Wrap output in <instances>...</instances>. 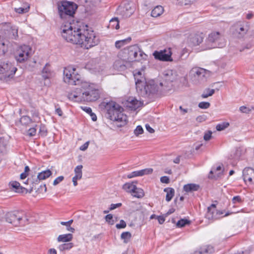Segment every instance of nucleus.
Masks as SVG:
<instances>
[{
  "mask_svg": "<svg viewBox=\"0 0 254 254\" xmlns=\"http://www.w3.org/2000/svg\"><path fill=\"white\" fill-rule=\"evenodd\" d=\"M254 108L252 107V109H250L249 108L245 106H241L239 108L240 111L243 113H249L251 111L252 109H253Z\"/></svg>",
  "mask_w": 254,
  "mask_h": 254,
  "instance_id": "46",
  "label": "nucleus"
},
{
  "mask_svg": "<svg viewBox=\"0 0 254 254\" xmlns=\"http://www.w3.org/2000/svg\"><path fill=\"white\" fill-rule=\"evenodd\" d=\"M215 93V90L213 89L206 88L201 96L202 98H206L209 96H212Z\"/></svg>",
  "mask_w": 254,
  "mask_h": 254,
  "instance_id": "36",
  "label": "nucleus"
},
{
  "mask_svg": "<svg viewBox=\"0 0 254 254\" xmlns=\"http://www.w3.org/2000/svg\"><path fill=\"white\" fill-rule=\"evenodd\" d=\"M1 31L6 37L12 39H16L18 37V28L12 26L10 23H5L2 26Z\"/></svg>",
  "mask_w": 254,
  "mask_h": 254,
  "instance_id": "13",
  "label": "nucleus"
},
{
  "mask_svg": "<svg viewBox=\"0 0 254 254\" xmlns=\"http://www.w3.org/2000/svg\"><path fill=\"white\" fill-rule=\"evenodd\" d=\"M131 40V37H129L127 38V39H125L117 41L115 42V47L116 48L119 49L123 47V46H125L126 45L129 43Z\"/></svg>",
  "mask_w": 254,
  "mask_h": 254,
  "instance_id": "28",
  "label": "nucleus"
},
{
  "mask_svg": "<svg viewBox=\"0 0 254 254\" xmlns=\"http://www.w3.org/2000/svg\"><path fill=\"white\" fill-rule=\"evenodd\" d=\"M163 90L167 93L173 87L172 82L176 79V74L172 70H168L164 72Z\"/></svg>",
  "mask_w": 254,
  "mask_h": 254,
  "instance_id": "11",
  "label": "nucleus"
},
{
  "mask_svg": "<svg viewBox=\"0 0 254 254\" xmlns=\"http://www.w3.org/2000/svg\"><path fill=\"white\" fill-rule=\"evenodd\" d=\"M229 126V124L228 123H223L218 124L216 127V128L218 131H221L228 127Z\"/></svg>",
  "mask_w": 254,
  "mask_h": 254,
  "instance_id": "42",
  "label": "nucleus"
},
{
  "mask_svg": "<svg viewBox=\"0 0 254 254\" xmlns=\"http://www.w3.org/2000/svg\"><path fill=\"white\" fill-rule=\"evenodd\" d=\"M164 11L163 7L161 5H158L154 7L151 11V16L154 17H157L160 16Z\"/></svg>",
  "mask_w": 254,
  "mask_h": 254,
  "instance_id": "27",
  "label": "nucleus"
},
{
  "mask_svg": "<svg viewBox=\"0 0 254 254\" xmlns=\"http://www.w3.org/2000/svg\"><path fill=\"white\" fill-rule=\"evenodd\" d=\"M42 76L44 79H49L52 76V71L50 68V65L46 64L42 70Z\"/></svg>",
  "mask_w": 254,
  "mask_h": 254,
  "instance_id": "25",
  "label": "nucleus"
},
{
  "mask_svg": "<svg viewBox=\"0 0 254 254\" xmlns=\"http://www.w3.org/2000/svg\"><path fill=\"white\" fill-rule=\"evenodd\" d=\"M32 49L28 45H23L17 50L15 58L19 63H23L27 60L31 55Z\"/></svg>",
  "mask_w": 254,
  "mask_h": 254,
  "instance_id": "9",
  "label": "nucleus"
},
{
  "mask_svg": "<svg viewBox=\"0 0 254 254\" xmlns=\"http://www.w3.org/2000/svg\"><path fill=\"white\" fill-rule=\"evenodd\" d=\"M160 181L162 183L168 184L169 183L170 180L168 177L163 176L160 178Z\"/></svg>",
  "mask_w": 254,
  "mask_h": 254,
  "instance_id": "55",
  "label": "nucleus"
},
{
  "mask_svg": "<svg viewBox=\"0 0 254 254\" xmlns=\"http://www.w3.org/2000/svg\"><path fill=\"white\" fill-rule=\"evenodd\" d=\"M64 179V177L62 176H59L58 178H57L53 182V185L54 186H56L58 184H59L60 183L62 182Z\"/></svg>",
  "mask_w": 254,
  "mask_h": 254,
  "instance_id": "52",
  "label": "nucleus"
},
{
  "mask_svg": "<svg viewBox=\"0 0 254 254\" xmlns=\"http://www.w3.org/2000/svg\"><path fill=\"white\" fill-rule=\"evenodd\" d=\"M23 216L22 213L19 211H11L7 212L5 214V219L8 223L13 226H17L22 223Z\"/></svg>",
  "mask_w": 254,
  "mask_h": 254,
  "instance_id": "12",
  "label": "nucleus"
},
{
  "mask_svg": "<svg viewBox=\"0 0 254 254\" xmlns=\"http://www.w3.org/2000/svg\"><path fill=\"white\" fill-rule=\"evenodd\" d=\"M214 252V248L210 245L203 246L194 252V254H213Z\"/></svg>",
  "mask_w": 254,
  "mask_h": 254,
  "instance_id": "22",
  "label": "nucleus"
},
{
  "mask_svg": "<svg viewBox=\"0 0 254 254\" xmlns=\"http://www.w3.org/2000/svg\"><path fill=\"white\" fill-rule=\"evenodd\" d=\"M10 184L12 188L15 189V191L16 192H20V190H19L20 189V190L25 189L24 188L20 187V183L17 182H16V181L12 182H11L10 183Z\"/></svg>",
  "mask_w": 254,
  "mask_h": 254,
  "instance_id": "40",
  "label": "nucleus"
},
{
  "mask_svg": "<svg viewBox=\"0 0 254 254\" xmlns=\"http://www.w3.org/2000/svg\"><path fill=\"white\" fill-rule=\"evenodd\" d=\"M52 174V172L50 170L43 171L39 173L37 178L35 182H32V188L35 187V185L38 184L41 180H44L49 178Z\"/></svg>",
  "mask_w": 254,
  "mask_h": 254,
  "instance_id": "19",
  "label": "nucleus"
},
{
  "mask_svg": "<svg viewBox=\"0 0 254 254\" xmlns=\"http://www.w3.org/2000/svg\"><path fill=\"white\" fill-rule=\"evenodd\" d=\"M82 165H80L77 166L74 169V173L75 174V176H76V177H77L78 178H82Z\"/></svg>",
  "mask_w": 254,
  "mask_h": 254,
  "instance_id": "39",
  "label": "nucleus"
},
{
  "mask_svg": "<svg viewBox=\"0 0 254 254\" xmlns=\"http://www.w3.org/2000/svg\"><path fill=\"white\" fill-rule=\"evenodd\" d=\"M90 115L93 121H96L97 120L96 115L94 113L92 112V113L90 114Z\"/></svg>",
  "mask_w": 254,
  "mask_h": 254,
  "instance_id": "64",
  "label": "nucleus"
},
{
  "mask_svg": "<svg viewBox=\"0 0 254 254\" xmlns=\"http://www.w3.org/2000/svg\"><path fill=\"white\" fill-rule=\"evenodd\" d=\"M39 134L42 136H46L47 135V130L46 126L43 124H41L39 128Z\"/></svg>",
  "mask_w": 254,
  "mask_h": 254,
  "instance_id": "41",
  "label": "nucleus"
},
{
  "mask_svg": "<svg viewBox=\"0 0 254 254\" xmlns=\"http://www.w3.org/2000/svg\"><path fill=\"white\" fill-rule=\"evenodd\" d=\"M164 191L166 192V200L170 201L175 194V190L172 188H166L164 189Z\"/></svg>",
  "mask_w": 254,
  "mask_h": 254,
  "instance_id": "29",
  "label": "nucleus"
},
{
  "mask_svg": "<svg viewBox=\"0 0 254 254\" xmlns=\"http://www.w3.org/2000/svg\"><path fill=\"white\" fill-rule=\"evenodd\" d=\"M142 102L137 100L135 98L130 97L127 100V107L130 109L131 110H135L140 107Z\"/></svg>",
  "mask_w": 254,
  "mask_h": 254,
  "instance_id": "16",
  "label": "nucleus"
},
{
  "mask_svg": "<svg viewBox=\"0 0 254 254\" xmlns=\"http://www.w3.org/2000/svg\"><path fill=\"white\" fill-rule=\"evenodd\" d=\"M203 37L202 33L195 34L191 35L190 38V41L193 46L199 45L203 41Z\"/></svg>",
  "mask_w": 254,
  "mask_h": 254,
  "instance_id": "23",
  "label": "nucleus"
},
{
  "mask_svg": "<svg viewBox=\"0 0 254 254\" xmlns=\"http://www.w3.org/2000/svg\"><path fill=\"white\" fill-rule=\"evenodd\" d=\"M243 202V200L241 197L239 195L234 196L232 198V202L234 204H236L237 203H242Z\"/></svg>",
  "mask_w": 254,
  "mask_h": 254,
  "instance_id": "50",
  "label": "nucleus"
},
{
  "mask_svg": "<svg viewBox=\"0 0 254 254\" xmlns=\"http://www.w3.org/2000/svg\"><path fill=\"white\" fill-rule=\"evenodd\" d=\"M244 181L245 182L252 183L254 179V170L251 168H246L243 171Z\"/></svg>",
  "mask_w": 254,
  "mask_h": 254,
  "instance_id": "17",
  "label": "nucleus"
},
{
  "mask_svg": "<svg viewBox=\"0 0 254 254\" xmlns=\"http://www.w3.org/2000/svg\"><path fill=\"white\" fill-rule=\"evenodd\" d=\"M146 130L150 133H153L154 132V130L149 125H146L145 126Z\"/></svg>",
  "mask_w": 254,
  "mask_h": 254,
  "instance_id": "61",
  "label": "nucleus"
},
{
  "mask_svg": "<svg viewBox=\"0 0 254 254\" xmlns=\"http://www.w3.org/2000/svg\"><path fill=\"white\" fill-rule=\"evenodd\" d=\"M189 223V221L187 219H181L179 220L177 223V226L179 228H181L186 226Z\"/></svg>",
  "mask_w": 254,
  "mask_h": 254,
  "instance_id": "43",
  "label": "nucleus"
},
{
  "mask_svg": "<svg viewBox=\"0 0 254 254\" xmlns=\"http://www.w3.org/2000/svg\"><path fill=\"white\" fill-rule=\"evenodd\" d=\"M244 153V151L242 148H237L233 155H231V158L234 159L235 160H238L240 158Z\"/></svg>",
  "mask_w": 254,
  "mask_h": 254,
  "instance_id": "31",
  "label": "nucleus"
},
{
  "mask_svg": "<svg viewBox=\"0 0 254 254\" xmlns=\"http://www.w3.org/2000/svg\"><path fill=\"white\" fill-rule=\"evenodd\" d=\"M212 131L210 130H208L207 132H205L203 138L205 141L209 140L212 137Z\"/></svg>",
  "mask_w": 254,
  "mask_h": 254,
  "instance_id": "49",
  "label": "nucleus"
},
{
  "mask_svg": "<svg viewBox=\"0 0 254 254\" xmlns=\"http://www.w3.org/2000/svg\"><path fill=\"white\" fill-rule=\"evenodd\" d=\"M62 35L67 42L81 45L86 49L97 45L100 41L96 33L87 25L73 29L70 23L63 28Z\"/></svg>",
  "mask_w": 254,
  "mask_h": 254,
  "instance_id": "2",
  "label": "nucleus"
},
{
  "mask_svg": "<svg viewBox=\"0 0 254 254\" xmlns=\"http://www.w3.org/2000/svg\"><path fill=\"white\" fill-rule=\"evenodd\" d=\"M20 122L22 125L27 126L32 122V120L27 116H23L20 118Z\"/></svg>",
  "mask_w": 254,
  "mask_h": 254,
  "instance_id": "38",
  "label": "nucleus"
},
{
  "mask_svg": "<svg viewBox=\"0 0 254 254\" xmlns=\"http://www.w3.org/2000/svg\"><path fill=\"white\" fill-rule=\"evenodd\" d=\"M109 26L111 28L118 29L120 28L118 19L117 18H113L110 20Z\"/></svg>",
  "mask_w": 254,
  "mask_h": 254,
  "instance_id": "35",
  "label": "nucleus"
},
{
  "mask_svg": "<svg viewBox=\"0 0 254 254\" xmlns=\"http://www.w3.org/2000/svg\"><path fill=\"white\" fill-rule=\"evenodd\" d=\"M102 106H104L107 110V118L117 122L118 127H121L127 124V117L123 113V108L117 103L114 101L103 102Z\"/></svg>",
  "mask_w": 254,
  "mask_h": 254,
  "instance_id": "4",
  "label": "nucleus"
},
{
  "mask_svg": "<svg viewBox=\"0 0 254 254\" xmlns=\"http://www.w3.org/2000/svg\"><path fill=\"white\" fill-rule=\"evenodd\" d=\"M153 169L151 168H146L141 170L133 171L127 175L128 178H132L138 176H142L145 175L151 174Z\"/></svg>",
  "mask_w": 254,
  "mask_h": 254,
  "instance_id": "20",
  "label": "nucleus"
},
{
  "mask_svg": "<svg viewBox=\"0 0 254 254\" xmlns=\"http://www.w3.org/2000/svg\"><path fill=\"white\" fill-rule=\"evenodd\" d=\"M75 68L71 66L65 67L64 70V80L65 83L81 86L69 93L68 99L76 102H93L98 100L100 97V91L89 83L83 81L80 75L75 73Z\"/></svg>",
  "mask_w": 254,
  "mask_h": 254,
  "instance_id": "1",
  "label": "nucleus"
},
{
  "mask_svg": "<svg viewBox=\"0 0 254 254\" xmlns=\"http://www.w3.org/2000/svg\"><path fill=\"white\" fill-rule=\"evenodd\" d=\"M29 8H30L29 6H28L26 8H23V7L15 8V12H16L17 13H24L28 12Z\"/></svg>",
  "mask_w": 254,
  "mask_h": 254,
  "instance_id": "44",
  "label": "nucleus"
},
{
  "mask_svg": "<svg viewBox=\"0 0 254 254\" xmlns=\"http://www.w3.org/2000/svg\"><path fill=\"white\" fill-rule=\"evenodd\" d=\"M48 254H57V251L55 249H50L48 251Z\"/></svg>",
  "mask_w": 254,
  "mask_h": 254,
  "instance_id": "63",
  "label": "nucleus"
},
{
  "mask_svg": "<svg viewBox=\"0 0 254 254\" xmlns=\"http://www.w3.org/2000/svg\"><path fill=\"white\" fill-rule=\"evenodd\" d=\"M122 203H116V204H111V205H110V210H114L117 208H118V207H120L122 206Z\"/></svg>",
  "mask_w": 254,
  "mask_h": 254,
  "instance_id": "54",
  "label": "nucleus"
},
{
  "mask_svg": "<svg viewBox=\"0 0 254 254\" xmlns=\"http://www.w3.org/2000/svg\"><path fill=\"white\" fill-rule=\"evenodd\" d=\"M89 143V141H87L85 143H84L82 145H81L80 147V148H79L80 150H82V151L86 150L88 147Z\"/></svg>",
  "mask_w": 254,
  "mask_h": 254,
  "instance_id": "56",
  "label": "nucleus"
},
{
  "mask_svg": "<svg viewBox=\"0 0 254 254\" xmlns=\"http://www.w3.org/2000/svg\"><path fill=\"white\" fill-rule=\"evenodd\" d=\"M131 238V234L129 232H123L121 235V238L126 244L129 242Z\"/></svg>",
  "mask_w": 254,
  "mask_h": 254,
  "instance_id": "34",
  "label": "nucleus"
},
{
  "mask_svg": "<svg viewBox=\"0 0 254 254\" xmlns=\"http://www.w3.org/2000/svg\"><path fill=\"white\" fill-rule=\"evenodd\" d=\"M56 113L59 116L63 115V111L60 108H57L56 109Z\"/></svg>",
  "mask_w": 254,
  "mask_h": 254,
  "instance_id": "62",
  "label": "nucleus"
},
{
  "mask_svg": "<svg viewBox=\"0 0 254 254\" xmlns=\"http://www.w3.org/2000/svg\"><path fill=\"white\" fill-rule=\"evenodd\" d=\"M73 247V244L72 243H64L60 245L58 249L60 251H64L65 250H69Z\"/></svg>",
  "mask_w": 254,
  "mask_h": 254,
  "instance_id": "37",
  "label": "nucleus"
},
{
  "mask_svg": "<svg viewBox=\"0 0 254 254\" xmlns=\"http://www.w3.org/2000/svg\"><path fill=\"white\" fill-rule=\"evenodd\" d=\"M132 195L137 198H142L144 195V191L140 188H137L135 187V189L131 193Z\"/></svg>",
  "mask_w": 254,
  "mask_h": 254,
  "instance_id": "32",
  "label": "nucleus"
},
{
  "mask_svg": "<svg viewBox=\"0 0 254 254\" xmlns=\"http://www.w3.org/2000/svg\"><path fill=\"white\" fill-rule=\"evenodd\" d=\"M105 219L106 222L109 224L113 225L114 224V221L112 220L113 215L111 214H107L105 216Z\"/></svg>",
  "mask_w": 254,
  "mask_h": 254,
  "instance_id": "48",
  "label": "nucleus"
},
{
  "mask_svg": "<svg viewBox=\"0 0 254 254\" xmlns=\"http://www.w3.org/2000/svg\"><path fill=\"white\" fill-rule=\"evenodd\" d=\"M80 179L81 178H78L77 177H76V176H75V175L72 178V182H73L74 186H76L77 185V181L78 180H80Z\"/></svg>",
  "mask_w": 254,
  "mask_h": 254,
  "instance_id": "60",
  "label": "nucleus"
},
{
  "mask_svg": "<svg viewBox=\"0 0 254 254\" xmlns=\"http://www.w3.org/2000/svg\"><path fill=\"white\" fill-rule=\"evenodd\" d=\"M143 129L141 126H138L134 130V133L136 135H138L143 133Z\"/></svg>",
  "mask_w": 254,
  "mask_h": 254,
  "instance_id": "47",
  "label": "nucleus"
},
{
  "mask_svg": "<svg viewBox=\"0 0 254 254\" xmlns=\"http://www.w3.org/2000/svg\"><path fill=\"white\" fill-rule=\"evenodd\" d=\"M17 68L12 64L7 61L0 62V74H4L8 78H11L15 74Z\"/></svg>",
  "mask_w": 254,
  "mask_h": 254,
  "instance_id": "10",
  "label": "nucleus"
},
{
  "mask_svg": "<svg viewBox=\"0 0 254 254\" xmlns=\"http://www.w3.org/2000/svg\"><path fill=\"white\" fill-rule=\"evenodd\" d=\"M136 89L138 94L143 97L152 98L155 96L165 95L167 93L163 90V83L159 85L154 80L146 81L141 71H137L133 74Z\"/></svg>",
  "mask_w": 254,
  "mask_h": 254,
  "instance_id": "3",
  "label": "nucleus"
},
{
  "mask_svg": "<svg viewBox=\"0 0 254 254\" xmlns=\"http://www.w3.org/2000/svg\"><path fill=\"white\" fill-rule=\"evenodd\" d=\"M224 213L223 211H218L216 209V205L212 204L210 206L207 208V212L205 214L206 219L211 222H213L216 220H218L223 217L221 215ZM232 212H228L225 214L223 217L227 216L231 214Z\"/></svg>",
  "mask_w": 254,
  "mask_h": 254,
  "instance_id": "8",
  "label": "nucleus"
},
{
  "mask_svg": "<svg viewBox=\"0 0 254 254\" xmlns=\"http://www.w3.org/2000/svg\"><path fill=\"white\" fill-rule=\"evenodd\" d=\"M249 27L247 25H240L236 26L234 34L238 38H243L247 33Z\"/></svg>",
  "mask_w": 254,
  "mask_h": 254,
  "instance_id": "18",
  "label": "nucleus"
},
{
  "mask_svg": "<svg viewBox=\"0 0 254 254\" xmlns=\"http://www.w3.org/2000/svg\"><path fill=\"white\" fill-rule=\"evenodd\" d=\"M157 218L158 219L159 223L160 224H163L165 220L164 217L162 216H158L157 217Z\"/></svg>",
  "mask_w": 254,
  "mask_h": 254,
  "instance_id": "58",
  "label": "nucleus"
},
{
  "mask_svg": "<svg viewBox=\"0 0 254 254\" xmlns=\"http://www.w3.org/2000/svg\"><path fill=\"white\" fill-rule=\"evenodd\" d=\"M36 129L35 127H32L29 129L28 134L30 136H33L36 134Z\"/></svg>",
  "mask_w": 254,
  "mask_h": 254,
  "instance_id": "53",
  "label": "nucleus"
},
{
  "mask_svg": "<svg viewBox=\"0 0 254 254\" xmlns=\"http://www.w3.org/2000/svg\"><path fill=\"white\" fill-rule=\"evenodd\" d=\"M77 8V5L73 2L63 1L58 6L59 13L63 19L72 18Z\"/></svg>",
  "mask_w": 254,
  "mask_h": 254,
  "instance_id": "7",
  "label": "nucleus"
},
{
  "mask_svg": "<svg viewBox=\"0 0 254 254\" xmlns=\"http://www.w3.org/2000/svg\"><path fill=\"white\" fill-rule=\"evenodd\" d=\"M136 186L133 183H127L123 186V189L127 192L132 193L135 189Z\"/></svg>",
  "mask_w": 254,
  "mask_h": 254,
  "instance_id": "30",
  "label": "nucleus"
},
{
  "mask_svg": "<svg viewBox=\"0 0 254 254\" xmlns=\"http://www.w3.org/2000/svg\"><path fill=\"white\" fill-rule=\"evenodd\" d=\"M72 222H73V220L71 219L67 222L62 221L61 222V224L62 225H64V226H66V227H67V226H70V225L72 223Z\"/></svg>",
  "mask_w": 254,
  "mask_h": 254,
  "instance_id": "57",
  "label": "nucleus"
},
{
  "mask_svg": "<svg viewBox=\"0 0 254 254\" xmlns=\"http://www.w3.org/2000/svg\"><path fill=\"white\" fill-rule=\"evenodd\" d=\"M85 68L93 73L100 72L102 69L100 65L96 64L94 60L89 61L85 65Z\"/></svg>",
  "mask_w": 254,
  "mask_h": 254,
  "instance_id": "21",
  "label": "nucleus"
},
{
  "mask_svg": "<svg viewBox=\"0 0 254 254\" xmlns=\"http://www.w3.org/2000/svg\"><path fill=\"white\" fill-rule=\"evenodd\" d=\"M121 53L123 59L129 62L140 61L146 56L136 45L124 48Z\"/></svg>",
  "mask_w": 254,
  "mask_h": 254,
  "instance_id": "6",
  "label": "nucleus"
},
{
  "mask_svg": "<svg viewBox=\"0 0 254 254\" xmlns=\"http://www.w3.org/2000/svg\"><path fill=\"white\" fill-rule=\"evenodd\" d=\"M127 224L126 222L123 220H121L120 221V223L116 224V227L117 229H122L125 228Z\"/></svg>",
  "mask_w": 254,
  "mask_h": 254,
  "instance_id": "51",
  "label": "nucleus"
},
{
  "mask_svg": "<svg viewBox=\"0 0 254 254\" xmlns=\"http://www.w3.org/2000/svg\"><path fill=\"white\" fill-rule=\"evenodd\" d=\"M210 106V104L207 102H201L198 104L199 108L203 109H208Z\"/></svg>",
  "mask_w": 254,
  "mask_h": 254,
  "instance_id": "45",
  "label": "nucleus"
},
{
  "mask_svg": "<svg viewBox=\"0 0 254 254\" xmlns=\"http://www.w3.org/2000/svg\"><path fill=\"white\" fill-rule=\"evenodd\" d=\"M72 235L71 234H66L60 235L58 236L57 240L59 242H68L72 239Z\"/></svg>",
  "mask_w": 254,
  "mask_h": 254,
  "instance_id": "26",
  "label": "nucleus"
},
{
  "mask_svg": "<svg viewBox=\"0 0 254 254\" xmlns=\"http://www.w3.org/2000/svg\"><path fill=\"white\" fill-rule=\"evenodd\" d=\"M222 173V167L220 165L217 166L216 168L213 167L210 171L209 178H212V177L210 176L211 174H215L217 175V177H219Z\"/></svg>",
  "mask_w": 254,
  "mask_h": 254,
  "instance_id": "33",
  "label": "nucleus"
},
{
  "mask_svg": "<svg viewBox=\"0 0 254 254\" xmlns=\"http://www.w3.org/2000/svg\"><path fill=\"white\" fill-rule=\"evenodd\" d=\"M154 58L161 61H172L171 58L172 52L170 48L160 50V51H155L153 53Z\"/></svg>",
  "mask_w": 254,
  "mask_h": 254,
  "instance_id": "15",
  "label": "nucleus"
},
{
  "mask_svg": "<svg viewBox=\"0 0 254 254\" xmlns=\"http://www.w3.org/2000/svg\"><path fill=\"white\" fill-rule=\"evenodd\" d=\"M208 71L200 67H194L190 71L193 75L192 80L195 83L199 82L205 80V76Z\"/></svg>",
  "mask_w": 254,
  "mask_h": 254,
  "instance_id": "14",
  "label": "nucleus"
},
{
  "mask_svg": "<svg viewBox=\"0 0 254 254\" xmlns=\"http://www.w3.org/2000/svg\"><path fill=\"white\" fill-rule=\"evenodd\" d=\"M199 188V186L195 184H189L184 185L183 189L187 192L197 191Z\"/></svg>",
  "mask_w": 254,
  "mask_h": 254,
  "instance_id": "24",
  "label": "nucleus"
},
{
  "mask_svg": "<svg viewBox=\"0 0 254 254\" xmlns=\"http://www.w3.org/2000/svg\"><path fill=\"white\" fill-rule=\"evenodd\" d=\"M83 110L85 111L87 113L89 114V115L92 113V109L90 107H84L82 108Z\"/></svg>",
  "mask_w": 254,
  "mask_h": 254,
  "instance_id": "59",
  "label": "nucleus"
},
{
  "mask_svg": "<svg viewBox=\"0 0 254 254\" xmlns=\"http://www.w3.org/2000/svg\"><path fill=\"white\" fill-rule=\"evenodd\" d=\"M226 45V41L223 34L219 32L212 31L209 33L205 40L203 50L213 48H221Z\"/></svg>",
  "mask_w": 254,
  "mask_h": 254,
  "instance_id": "5",
  "label": "nucleus"
}]
</instances>
